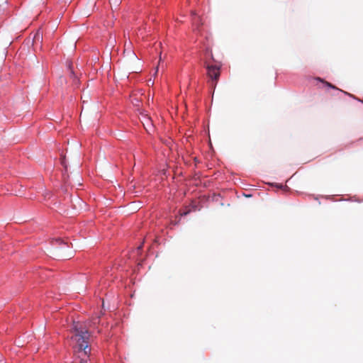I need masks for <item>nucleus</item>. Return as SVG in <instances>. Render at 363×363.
<instances>
[{"label": "nucleus", "mask_w": 363, "mask_h": 363, "mask_svg": "<svg viewBox=\"0 0 363 363\" xmlns=\"http://www.w3.org/2000/svg\"><path fill=\"white\" fill-rule=\"evenodd\" d=\"M80 358L79 363H91L89 359V357H83L82 356H79Z\"/></svg>", "instance_id": "7ed1b4c3"}, {"label": "nucleus", "mask_w": 363, "mask_h": 363, "mask_svg": "<svg viewBox=\"0 0 363 363\" xmlns=\"http://www.w3.org/2000/svg\"><path fill=\"white\" fill-rule=\"evenodd\" d=\"M324 83H325L328 86H330V87H331V88L335 89V87L333 85H332L330 83L327 82H325Z\"/></svg>", "instance_id": "20e7f679"}, {"label": "nucleus", "mask_w": 363, "mask_h": 363, "mask_svg": "<svg viewBox=\"0 0 363 363\" xmlns=\"http://www.w3.org/2000/svg\"><path fill=\"white\" fill-rule=\"evenodd\" d=\"M206 69L207 74L212 81V85L215 86L218 81L220 74V66L216 65H207Z\"/></svg>", "instance_id": "f03ea898"}, {"label": "nucleus", "mask_w": 363, "mask_h": 363, "mask_svg": "<svg viewBox=\"0 0 363 363\" xmlns=\"http://www.w3.org/2000/svg\"><path fill=\"white\" fill-rule=\"evenodd\" d=\"M39 37H40V36H39V34L38 33V34L35 36V39H36V38H39Z\"/></svg>", "instance_id": "423d86ee"}, {"label": "nucleus", "mask_w": 363, "mask_h": 363, "mask_svg": "<svg viewBox=\"0 0 363 363\" xmlns=\"http://www.w3.org/2000/svg\"><path fill=\"white\" fill-rule=\"evenodd\" d=\"M72 330L75 333L72 340L75 343L74 348L81 353L82 357H89L91 350L89 348V334L85 327L79 323H74Z\"/></svg>", "instance_id": "f257e3e1"}, {"label": "nucleus", "mask_w": 363, "mask_h": 363, "mask_svg": "<svg viewBox=\"0 0 363 363\" xmlns=\"http://www.w3.org/2000/svg\"><path fill=\"white\" fill-rule=\"evenodd\" d=\"M189 213V211H185V212L181 213V216H186Z\"/></svg>", "instance_id": "39448f33"}, {"label": "nucleus", "mask_w": 363, "mask_h": 363, "mask_svg": "<svg viewBox=\"0 0 363 363\" xmlns=\"http://www.w3.org/2000/svg\"><path fill=\"white\" fill-rule=\"evenodd\" d=\"M361 101L363 103V99L361 100Z\"/></svg>", "instance_id": "0eeeda50"}, {"label": "nucleus", "mask_w": 363, "mask_h": 363, "mask_svg": "<svg viewBox=\"0 0 363 363\" xmlns=\"http://www.w3.org/2000/svg\"><path fill=\"white\" fill-rule=\"evenodd\" d=\"M0 363H4V362H1Z\"/></svg>", "instance_id": "6e6552de"}]
</instances>
